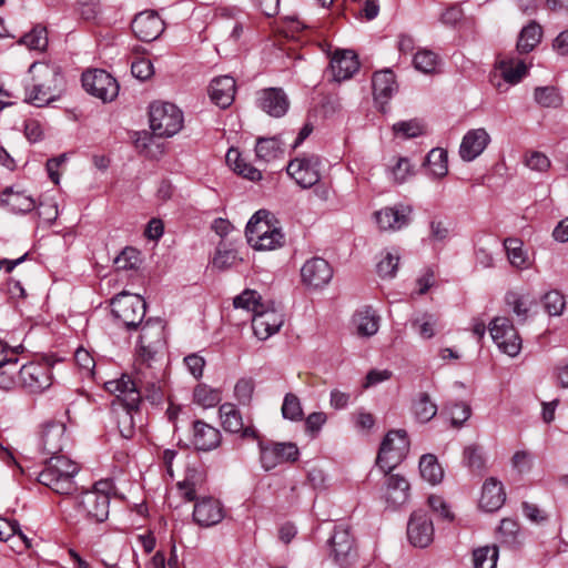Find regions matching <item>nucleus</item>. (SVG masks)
Segmentation results:
<instances>
[{
    "mask_svg": "<svg viewBox=\"0 0 568 568\" xmlns=\"http://www.w3.org/2000/svg\"><path fill=\"white\" fill-rule=\"evenodd\" d=\"M31 83L26 88L24 100L36 106H44L60 98L64 80L60 68L48 62H33L29 68Z\"/></svg>",
    "mask_w": 568,
    "mask_h": 568,
    "instance_id": "1",
    "label": "nucleus"
},
{
    "mask_svg": "<svg viewBox=\"0 0 568 568\" xmlns=\"http://www.w3.org/2000/svg\"><path fill=\"white\" fill-rule=\"evenodd\" d=\"M108 392L115 395L123 408L118 414V427L124 438H131L135 429L134 414L138 413L141 403V390L129 375H122L118 379L105 383Z\"/></svg>",
    "mask_w": 568,
    "mask_h": 568,
    "instance_id": "2",
    "label": "nucleus"
},
{
    "mask_svg": "<svg viewBox=\"0 0 568 568\" xmlns=\"http://www.w3.org/2000/svg\"><path fill=\"white\" fill-rule=\"evenodd\" d=\"M80 466L64 455L51 456L38 475V481L59 495H71L77 490L74 481Z\"/></svg>",
    "mask_w": 568,
    "mask_h": 568,
    "instance_id": "3",
    "label": "nucleus"
},
{
    "mask_svg": "<svg viewBox=\"0 0 568 568\" xmlns=\"http://www.w3.org/2000/svg\"><path fill=\"white\" fill-rule=\"evenodd\" d=\"M271 214L265 210L257 211L248 221L245 230L247 242L258 251L275 250L284 243L280 229L270 222Z\"/></svg>",
    "mask_w": 568,
    "mask_h": 568,
    "instance_id": "4",
    "label": "nucleus"
},
{
    "mask_svg": "<svg viewBox=\"0 0 568 568\" xmlns=\"http://www.w3.org/2000/svg\"><path fill=\"white\" fill-rule=\"evenodd\" d=\"M150 128L156 136L169 138L176 134L183 125L181 110L169 102H154L150 105Z\"/></svg>",
    "mask_w": 568,
    "mask_h": 568,
    "instance_id": "5",
    "label": "nucleus"
},
{
    "mask_svg": "<svg viewBox=\"0 0 568 568\" xmlns=\"http://www.w3.org/2000/svg\"><path fill=\"white\" fill-rule=\"evenodd\" d=\"M110 483L99 481L91 490L83 491L77 501V508L88 519L97 523H102L109 517L110 498L106 489L110 488Z\"/></svg>",
    "mask_w": 568,
    "mask_h": 568,
    "instance_id": "6",
    "label": "nucleus"
},
{
    "mask_svg": "<svg viewBox=\"0 0 568 568\" xmlns=\"http://www.w3.org/2000/svg\"><path fill=\"white\" fill-rule=\"evenodd\" d=\"M409 442L405 430H390L385 436L376 459V465L383 471H390L407 455Z\"/></svg>",
    "mask_w": 568,
    "mask_h": 568,
    "instance_id": "7",
    "label": "nucleus"
},
{
    "mask_svg": "<svg viewBox=\"0 0 568 568\" xmlns=\"http://www.w3.org/2000/svg\"><path fill=\"white\" fill-rule=\"evenodd\" d=\"M112 313L128 328H135L145 315V301L138 294L122 292L111 301Z\"/></svg>",
    "mask_w": 568,
    "mask_h": 568,
    "instance_id": "8",
    "label": "nucleus"
},
{
    "mask_svg": "<svg viewBox=\"0 0 568 568\" xmlns=\"http://www.w3.org/2000/svg\"><path fill=\"white\" fill-rule=\"evenodd\" d=\"M260 462L264 470L268 471L285 463H294L298 459L300 450L296 444L291 442H258Z\"/></svg>",
    "mask_w": 568,
    "mask_h": 568,
    "instance_id": "9",
    "label": "nucleus"
},
{
    "mask_svg": "<svg viewBox=\"0 0 568 568\" xmlns=\"http://www.w3.org/2000/svg\"><path fill=\"white\" fill-rule=\"evenodd\" d=\"M164 344V322L160 318H150L141 327L139 337V358L143 364L152 361Z\"/></svg>",
    "mask_w": 568,
    "mask_h": 568,
    "instance_id": "10",
    "label": "nucleus"
},
{
    "mask_svg": "<svg viewBox=\"0 0 568 568\" xmlns=\"http://www.w3.org/2000/svg\"><path fill=\"white\" fill-rule=\"evenodd\" d=\"M489 332L491 338L503 353L511 357L519 354L521 349V337L508 317H495L490 322Z\"/></svg>",
    "mask_w": 568,
    "mask_h": 568,
    "instance_id": "11",
    "label": "nucleus"
},
{
    "mask_svg": "<svg viewBox=\"0 0 568 568\" xmlns=\"http://www.w3.org/2000/svg\"><path fill=\"white\" fill-rule=\"evenodd\" d=\"M82 87L91 95L103 102L112 101L118 97L119 84L106 71L94 69L82 74Z\"/></svg>",
    "mask_w": 568,
    "mask_h": 568,
    "instance_id": "12",
    "label": "nucleus"
},
{
    "mask_svg": "<svg viewBox=\"0 0 568 568\" xmlns=\"http://www.w3.org/2000/svg\"><path fill=\"white\" fill-rule=\"evenodd\" d=\"M328 542L332 548L331 556L335 564L341 568L353 566L357 558V551L354 547V538L347 527L337 526Z\"/></svg>",
    "mask_w": 568,
    "mask_h": 568,
    "instance_id": "13",
    "label": "nucleus"
},
{
    "mask_svg": "<svg viewBox=\"0 0 568 568\" xmlns=\"http://www.w3.org/2000/svg\"><path fill=\"white\" fill-rule=\"evenodd\" d=\"M19 383L29 393H42L52 384L51 368L42 363L22 365L19 371Z\"/></svg>",
    "mask_w": 568,
    "mask_h": 568,
    "instance_id": "14",
    "label": "nucleus"
},
{
    "mask_svg": "<svg viewBox=\"0 0 568 568\" xmlns=\"http://www.w3.org/2000/svg\"><path fill=\"white\" fill-rule=\"evenodd\" d=\"M65 424L58 420L45 422L39 432L38 448L43 454L59 456L68 442Z\"/></svg>",
    "mask_w": 568,
    "mask_h": 568,
    "instance_id": "15",
    "label": "nucleus"
},
{
    "mask_svg": "<svg viewBox=\"0 0 568 568\" xmlns=\"http://www.w3.org/2000/svg\"><path fill=\"white\" fill-rule=\"evenodd\" d=\"M317 156H303L292 160L287 168V174L303 189H308L320 181Z\"/></svg>",
    "mask_w": 568,
    "mask_h": 568,
    "instance_id": "16",
    "label": "nucleus"
},
{
    "mask_svg": "<svg viewBox=\"0 0 568 568\" xmlns=\"http://www.w3.org/2000/svg\"><path fill=\"white\" fill-rule=\"evenodd\" d=\"M284 323L283 314L276 310L273 305L260 308L252 318V328L254 335L265 341L273 334L277 333Z\"/></svg>",
    "mask_w": 568,
    "mask_h": 568,
    "instance_id": "17",
    "label": "nucleus"
},
{
    "mask_svg": "<svg viewBox=\"0 0 568 568\" xmlns=\"http://www.w3.org/2000/svg\"><path fill=\"white\" fill-rule=\"evenodd\" d=\"M412 207L404 204L386 206L374 213V220L381 231H399L410 222Z\"/></svg>",
    "mask_w": 568,
    "mask_h": 568,
    "instance_id": "18",
    "label": "nucleus"
},
{
    "mask_svg": "<svg viewBox=\"0 0 568 568\" xmlns=\"http://www.w3.org/2000/svg\"><path fill=\"white\" fill-rule=\"evenodd\" d=\"M134 36L144 42L158 39L164 30V22L154 11L138 13L131 23Z\"/></svg>",
    "mask_w": 568,
    "mask_h": 568,
    "instance_id": "19",
    "label": "nucleus"
},
{
    "mask_svg": "<svg viewBox=\"0 0 568 568\" xmlns=\"http://www.w3.org/2000/svg\"><path fill=\"white\" fill-rule=\"evenodd\" d=\"M358 68L359 62L354 51L338 50L331 59L326 75L332 81L342 82L351 79Z\"/></svg>",
    "mask_w": 568,
    "mask_h": 568,
    "instance_id": "20",
    "label": "nucleus"
},
{
    "mask_svg": "<svg viewBox=\"0 0 568 568\" xmlns=\"http://www.w3.org/2000/svg\"><path fill=\"white\" fill-rule=\"evenodd\" d=\"M256 105L266 114L281 118L286 114L290 101L283 89L267 88L256 93Z\"/></svg>",
    "mask_w": 568,
    "mask_h": 568,
    "instance_id": "21",
    "label": "nucleus"
},
{
    "mask_svg": "<svg viewBox=\"0 0 568 568\" xmlns=\"http://www.w3.org/2000/svg\"><path fill=\"white\" fill-rule=\"evenodd\" d=\"M407 536L415 547L425 548L433 541V521L424 510H416L412 514L407 526Z\"/></svg>",
    "mask_w": 568,
    "mask_h": 568,
    "instance_id": "22",
    "label": "nucleus"
},
{
    "mask_svg": "<svg viewBox=\"0 0 568 568\" xmlns=\"http://www.w3.org/2000/svg\"><path fill=\"white\" fill-rule=\"evenodd\" d=\"M333 270L327 261L322 257L307 260L301 268V277L305 285L321 288L329 283Z\"/></svg>",
    "mask_w": 568,
    "mask_h": 568,
    "instance_id": "23",
    "label": "nucleus"
},
{
    "mask_svg": "<svg viewBox=\"0 0 568 568\" xmlns=\"http://www.w3.org/2000/svg\"><path fill=\"white\" fill-rule=\"evenodd\" d=\"M222 426L226 432L240 434L242 438H258L256 429L252 425L245 426L240 410L234 404L224 403L220 406Z\"/></svg>",
    "mask_w": 568,
    "mask_h": 568,
    "instance_id": "24",
    "label": "nucleus"
},
{
    "mask_svg": "<svg viewBox=\"0 0 568 568\" xmlns=\"http://www.w3.org/2000/svg\"><path fill=\"white\" fill-rule=\"evenodd\" d=\"M490 143V135L484 128L471 129L464 135L459 145L463 161L471 162L477 159Z\"/></svg>",
    "mask_w": 568,
    "mask_h": 568,
    "instance_id": "25",
    "label": "nucleus"
},
{
    "mask_svg": "<svg viewBox=\"0 0 568 568\" xmlns=\"http://www.w3.org/2000/svg\"><path fill=\"white\" fill-rule=\"evenodd\" d=\"M224 518L221 503L212 497L196 500L193 509V520L201 527H212Z\"/></svg>",
    "mask_w": 568,
    "mask_h": 568,
    "instance_id": "26",
    "label": "nucleus"
},
{
    "mask_svg": "<svg viewBox=\"0 0 568 568\" xmlns=\"http://www.w3.org/2000/svg\"><path fill=\"white\" fill-rule=\"evenodd\" d=\"M221 433L217 428L203 422L195 420L192 427L191 443L195 449L210 452L221 444Z\"/></svg>",
    "mask_w": 568,
    "mask_h": 568,
    "instance_id": "27",
    "label": "nucleus"
},
{
    "mask_svg": "<svg viewBox=\"0 0 568 568\" xmlns=\"http://www.w3.org/2000/svg\"><path fill=\"white\" fill-rule=\"evenodd\" d=\"M385 473L384 494L385 501L393 507L405 504L408 499L409 484L407 479L397 474Z\"/></svg>",
    "mask_w": 568,
    "mask_h": 568,
    "instance_id": "28",
    "label": "nucleus"
},
{
    "mask_svg": "<svg viewBox=\"0 0 568 568\" xmlns=\"http://www.w3.org/2000/svg\"><path fill=\"white\" fill-rule=\"evenodd\" d=\"M235 90V80L232 77L223 75L211 81L209 94L216 105L225 109L234 101Z\"/></svg>",
    "mask_w": 568,
    "mask_h": 568,
    "instance_id": "29",
    "label": "nucleus"
},
{
    "mask_svg": "<svg viewBox=\"0 0 568 568\" xmlns=\"http://www.w3.org/2000/svg\"><path fill=\"white\" fill-rule=\"evenodd\" d=\"M506 494L501 481L495 477L485 480L479 506L486 511L498 510L505 503Z\"/></svg>",
    "mask_w": 568,
    "mask_h": 568,
    "instance_id": "30",
    "label": "nucleus"
},
{
    "mask_svg": "<svg viewBox=\"0 0 568 568\" xmlns=\"http://www.w3.org/2000/svg\"><path fill=\"white\" fill-rule=\"evenodd\" d=\"M397 91L395 74L390 69L375 72L373 77V94L377 102L386 103Z\"/></svg>",
    "mask_w": 568,
    "mask_h": 568,
    "instance_id": "31",
    "label": "nucleus"
},
{
    "mask_svg": "<svg viewBox=\"0 0 568 568\" xmlns=\"http://www.w3.org/2000/svg\"><path fill=\"white\" fill-rule=\"evenodd\" d=\"M353 324L358 336L371 337L378 331L379 317L371 307H365L354 314Z\"/></svg>",
    "mask_w": 568,
    "mask_h": 568,
    "instance_id": "32",
    "label": "nucleus"
},
{
    "mask_svg": "<svg viewBox=\"0 0 568 568\" xmlns=\"http://www.w3.org/2000/svg\"><path fill=\"white\" fill-rule=\"evenodd\" d=\"M1 201L13 213H29L37 205V202L32 196L26 194L24 192H14L11 189H7L2 193Z\"/></svg>",
    "mask_w": 568,
    "mask_h": 568,
    "instance_id": "33",
    "label": "nucleus"
},
{
    "mask_svg": "<svg viewBox=\"0 0 568 568\" xmlns=\"http://www.w3.org/2000/svg\"><path fill=\"white\" fill-rule=\"evenodd\" d=\"M497 69L500 71L501 78L509 84H516L527 73V65L523 60L519 59H505L497 63Z\"/></svg>",
    "mask_w": 568,
    "mask_h": 568,
    "instance_id": "34",
    "label": "nucleus"
},
{
    "mask_svg": "<svg viewBox=\"0 0 568 568\" xmlns=\"http://www.w3.org/2000/svg\"><path fill=\"white\" fill-rule=\"evenodd\" d=\"M523 246L524 244L519 239L509 237L504 241L509 263L519 270L529 267V258Z\"/></svg>",
    "mask_w": 568,
    "mask_h": 568,
    "instance_id": "35",
    "label": "nucleus"
},
{
    "mask_svg": "<svg viewBox=\"0 0 568 568\" xmlns=\"http://www.w3.org/2000/svg\"><path fill=\"white\" fill-rule=\"evenodd\" d=\"M203 484V476L195 469H189L183 480L178 481L176 487L181 496L187 500L196 499V494Z\"/></svg>",
    "mask_w": 568,
    "mask_h": 568,
    "instance_id": "36",
    "label": "nucleus"
},
{
    "mask_svg": "<svg viewBox=\"0 0 568 568\" xmlns=\"http://www.w3.org/2000/svg\"><path fill=\"white\" fill-rule=\"evenodd\" d=\"M419 471L422 477L432 485L440 483L444 477L442 466L439 465L436 456L432 454L422 456L419 460Z\"/></svg>",
    "mask_w": 568,
    "mask_h": 568,
    "instance_id": "37",
    "label": "nucleus"
},
{
    "mask_svg": "<svg viewBox=\"0 0 568 568\" xmlns=\"http://www.w3.org/2000/svg\"><path fill=\"white\" fill-rule=\"evenodd\" d=\"M542 30L541 27L532 22L523 28L518 41L517 50L520 53L530 52L541 40Z\"/></svg>",
    "mask_w": 568,
    "mask_h": 568,
    "instance_id": "38",
    "label": "nucleus"
},
{
    "mask_svg": "<svg viewBox=\"0 0 568 568\" xmlns=\"http://www.w3.org/2000/svg\"><path fill=\"white\" fill-rule=\"evenodd\" d=\"M429 173L436 179H443L448 173V155L444 149H433L426 156Z\"/></svg>",
    "mask_w": 568,
    "mask_h": 568,
    "instance_id": "39",
    "label": "nucleus"
},
{
    "mask_svg": "<svg viewBox=\"0 0 568 568\" xmlns=\"http://www.w3.org/2000/svg\"><path fill=\"white\" fill-rule=\"evenodd\" d=\"M255 153L258 160L270 162L281 156L284 150L276 138H260L256 142Z\"/></svg>",
    "mask_w": 568,
    "mask_h": 568,
    "instance_id": "40",
    "label": "nucleus"
},
{
    "mask_svg": "<svg viewBox=\"0 0 568 568\" xmlns=\"http://www.w3.org/2000/svg\"><path fill=\"white\" fill-rule=\"evenodd\" d=\"M505 300L519 322H525L528 318V313L534 304V300L516 292L507 293Z\"/></svg>",
    "mask_w": 568,
    "mask_h": 568,
    "instance_id": "41",
    "label": "nucleus"
},
{
    "mask_svg": "<svg viewBox=\"0 0 568 568\" xmlns=\"http://www.w3.org/2000/svg\"><path fill=\"white\" fill-rule=\"evenodd\" d=\"M414 414L420 423L429 422L437 414V405L427 393H420L413 405Z\"/></svg>",
    "mask_w": 568,
    "mask_h": 568,
    "instance_id": "42",
    "label": "nucleus"
},
{
    "mask_svg": "<svg viewBox=\"0 0 568 568\" xmlns=\"http://www.w3.org/2000/svg\"><path fill=\"white\" fill-rule=\"evenodd\" d=\"M18 357L11 353V359L0 366V388L10 389L19 382Z\"/></svg>",
    "mask_w": 568,
    "mask_h": 568,
    "instance_id": "43",
    "label": "nucleus"
},
{
    "mask_svg": "<svg viewBox=\"0 0 568 568\" xmlns=\"http://www.w3.org/2000/svg\"><path fill=\"white\" fill-rule=\"evenodd\" d=\"M261 300V295L256 291L247 288L234 297L233 306L252 312L254 315L260 308H263L264 304Z\"/></svg>",
    "mask_w": 568,
    "mask_h": 568,
    "instance_id": "44",
    "label": "nucleus"
},
{
    "mask_svg": "<svg viewBox=\"0 0 568 568\" xmlns=\"http://www.w3.org/2000/svg\"><path fill=\"white\" fill-rule=\"evenodd\" d=\"M474 568H496L498 549L496 546H485L473 552Z\"/></svg>",
    "mask_w": 568,
    "mask_h": 568,
    "instance_id": "45",
    "label": "nucleus"
},
{
    "mask_svg": "<svg viewBox=\"0 0 568 568\" xmlns=\"http://www.w3.org/2000/svg\"><path fill=\"white\" fill-rule=\"evenodd\" d=\"M393 132L403 139H413L425 133V125L416 119L400 121L393 125Z\"/></svg>",
    "mask_w": 568,
    "mask_h": 568,
    "instance_id": "46",
    "label": "nucleus"
},
{
    "mask_svg": "<svg viewBox=\"0 0 568 568\" xmlns=\"http://www.w3.org/2000/svg\"><path fill=\"white\" fill-rule=\"evenodd\" d=\"M194 400L205 408L213 407L221 402V393L205 384H199L194 389Z\"/></svg>",
    "mask_w": 568,
    "mask_h": 568,
    "instance_id": "47",
    "label": "nucleus"
},
{
    "mask_svg": "<svg viewBox=\"0 0 568 568\" xmlns=\"http://www.w3.org/2000/svg\"><path fill=\"white\" fill-rule=\"evenodd\" d=\"M282 415L285 419L292 420V422H298L303 418V408L300 398L293 394L287 393L284 396L283 404H282Z\"/></svg>",
    "mask_w": 568,
    "mask_h": 568,
    "instance_id": "48",
    "label": "nucleus"
},
{
    "mask_svg": "<svg viewBox=\"0 0 568 568\" xmlns=\"http://www.w3.org/2000/svg\"><path fill=\"white\" fill-rule=\"evenodd\" d=\"M413 63L416 70L432 73L438 65V55L430 50L423 49L415 53Z\"/></svg>",
    "mask_w": 568,
    "mask_h": 568,
    "instance_id": "49",
    "label": "nucleus"
},
{
    "mask_svg": "<svg viewBox=\"0 0 568 568\" xmlns=\"http://www.w3.org/2000/svg\"><path fill=\"white\" fill-rule=\"evenodd\" d=\"M535 101L544 108H557L561 98L554 87H538L534 92Z\"/></svg>",
    "mask_w": 568,
    "mask_h": 568,
    "instance_id": "50",
    "label": "nucleus"
},
{
    "mask_svg": "<svg viewBox=\"0 0 568 568\" xmlns=\"http://www.w3.org/2000/svg\"><path fill=\"white\" fill-rule=\"evenodd\" d=\"M141 262L140 252L131 246L125 247L115 258L114 265L116 270H134Z\"/></svg>",
    "mask_w": 568,
    "mask_h": 568,
    "instance_id": "51",
    "label": "nucleus"
},
{
    "mask_svg": "<svg viewBox=\"0 0 568 568\" xmlns=\"http://www.w3.org/2000/svg\"><path fill=\"white\" fill-rule=\"evenodd\" d=\"M21 42L31 50L43 51L48 45L45 28H33L29 33L22 37Z\"/></svg>",
    "mask_w": 568,
    "mask_h": 568,
    "instance_id": "52",
    "label": "nucleus"
},
{
    "mask_svg": "<svg viewBox=\"0 0 568 568\" xmlns=\"http://www.w3.org/2000/svg\"><path fill=\"white\" fill-rule=\"evenodd\" d=\"M544 307L550 316H559L566 306L565 297L559 291H549L542 298Z\"/></svg>",
    "mask_w": 568,
    "mask_h": 568,
    "instance_id": "53",
    "label": "nucleus"
},
{
    "mask_svg": "<svg viewBox=\"0 0 568 568\" xmlns=\"http://www.w3.org/2000/svg\"><path fill=\"white\" fill-rule=\"evenodd\" d=\"M464 462L473 471H481L485 468V457L478 445H469L464 449Z\"/></svg>",
    "mask_w": 568,
    "mask_h": 568,
    "instance_id": "54",
    "label": "nucleus"
},
{
    "mask_svg": "<svg viewBox=\"0 0 568 568\" xmlns=\"http://www.w3.org/2000/svg\"><path fill=\"white\" fill-rule=\"evenodd\" d=\"M240 260L235 250L219 247L212 263L217 270H226L235 266Z\"/></svg>",
    "mask_w": 568,
    "mask_h": 568,
    "instance_id": "55",
    "label": "nucleus"
},
{
    "mask_svg": "<svg viewBox=\"0 0 568 568\" xmlns=\"http://www.w3.org/2000/svg\"><path fill=\"white\" fill-rule=\"evenodd\" d=\"M399 262L397 252H386L385 256L377 264V272L382 277H394Z\"/></svg>",
    "mask_w": 568,
    "mask_h": 568,
    "instance_id": "56",
    "label": "nucleus"
},
{
    "mask_svg": "<svg viewBox=\"0 0 568 568\" xmlns=\"http://www.w3.org/2000/svg\"><path fill=\"white\" fill-rule=\"evenodd\" d=\"M412 324L422 338L428 339L435 335L436 320L433 315L424 314L415 318Z\"/></svg>",
    "mask_w": 568,
    "mask_h": 568,
    "instance_id": "57",
    "label": "nucleus"
},
{
    "mask_svg": "<svg viewBox=\"0 0 568 568\" xmlns=\"http://www.w3.org/2000/svg\"><path fill=\"white\" fill-rule=\"evenodd\" d=\"M525 165L532 171L546 172L550 168V160L539 151H530L525 155Z\"/></svg>",
    "mask_w": 568,
    "mask_h": 568,
    "instance_id": "58",
    "label": "nucleus"
},
{
    "mask_svg": "<svg viewBox=\"0 0 568 568\" xmlns=\"http://www.w3.org/2000/svg\"><path fill=\"white\" fill-rule=\"evenodd\" d=\"M392 174L397 183H403L413 174V166L407 158H398L392 168Z\"/></svg>",
    "mask_w": 568,
    "mask_h": 568,
    "instance_id": "59",
    "label": "nucleus"
},
{
    "mask_svg": "<svg viewBox=\"0 0 568 568\" xmlns=\"http://www.w3.org/2000/svg\"><path fill=\"white\" fill-rule=\"evenodd\" d=\"M428 505L434 513H437L440 518L452 521L454 519V514L452 513L449 506L446 501L436 495H432L428 497Z\"/></svg>",
    "mask_w": 568,
    "mask_h": 568,
    "instance_id": "60",
    "label": "nucleus"
},
{
    "mask_svg": "<svg viewBox=\"0 0 568 568\" xmlns=\"http://www.w3.org/2000/svg\"><path fill=\"white\" fill-rule=\"evenodd\" d=\"M327 416L323 412H314L310 414L305 419V429L313 437L316 436L323 425L326 423Z\"/></svg>",
    "mask_w": 568,
    "mask_h": 568,
    "instance_id": "61",
    "label": "nucleus"
},
{
    "mask_svg": "<svg viewBox=\"0 0 568 568\" xmlns=\"http://www.w3.org/2000/svg\"><path fill=\"white\" fill-rule=\"evenodd\" d=\"M131 73L139 80H146L153 74V65L150 60H136L131 65Z\"/></svg>",
    "mask_w": 568,
    "mask_h": 568,
    "instance_id": "62",
    "label": "nucleus"
},
{
    "mask_svg": "<svg viewBox=\"0 0 568 568\" xmlns=\"http://www.w3.org/2000/svg\"><path fill=\"white\" fill-rule=\"evenodd\" d=\"M77 365L87 374H91L95 366L94 358L85 348H78L74 354Z\"/></svg>",
    "mask_w": 568,
    "mask_h": 568,
    "instance_id": "63",
    "label": "nucleus"
},
{
    "mask_svg": "<svg viewBox=\"0 0 568 568\" xmlns=\"http://www.w3.org/2000/svg\"><path fill=\"white\" fill-rule=\"evenodd\" d=\"M452 424L460 427L470 416V407L465 403L455 404L450 410Z\"/></svg>",
    "mask_w": 568,
    "mask_h": 568,
    "instance_id": "64",
    "label": "nucleus"
}]
</instances>
